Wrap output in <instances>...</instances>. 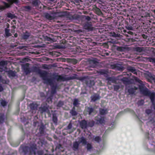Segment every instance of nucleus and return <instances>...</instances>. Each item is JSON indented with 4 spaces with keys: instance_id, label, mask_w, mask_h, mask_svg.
<instances>
[{
    "instance_id": "412c9836",
    "label": "nucleus",
    "mask_w": 155,
    "mask_h": 155,
    "mask_svg": "<svg viewBox=\"0 0 155 155\" xmlns=\"http://www.w3.org/2000/svg\"><path fill=\"white\" fill-rule=\"evenodd\" d=\"M120 35V34H116L114 32L110 33V35L114 37H119Z\"/></svg>"
},
{
    "instance_id": "a19ab883",
    "label": "nucleus",
    "mask_w": 155,
    "mask_h": 155,
    "mask_svg": "<svg viewBox=\"0 0 155 155\" xmlns=\"http://www.w3.org/2000/svg\"><path fill=\"white\" fill-rule=\"evenodd\" d=\"M85 19L87 21H89L91 20V18L88 16H86Z\"/></svg>"
},
{
    "instance_id": "c85d7f7f",
    "label": "nucleus",
    "mask_w": 155,
    "mask_h": 155,
    "mask_svg": "<svg viewBox=\"0 0 155 155\" xmlns=\"http://www.w3.org/2000/svg\"><path fill=\"white\" fill-rule=\"evenodd\" d=\"M53 121L55 123H57V118L56 115H53Z\"/></svg>"
},
{
    "instance_id": "9b49d317",
    "label": "nucleus",
    "mask_w": 155,
    "mask_h": 155,
    "mask_svg": "<svg viewBox=\"0 0 155 155\" xmlns=\"http://www.w3.org/2000/svg\"><path fill=\"white\" fill-rule=\"evenodd\" d=\"M80 144L77 141H75L73 143V150H75L78 148L79 145Z\"/></svg>"
},
{
    "instance_id": "052dcab7",
    "label": "nucleus",
    "mask_w": 155,
    "mask_h": 155,
    "mask_svg": "<svg viewBox=\"0 0 155 155\" xmlns=\"http://www.w3.org/2000/svg\"><path fill=\"white\" fill-rule=\"evenodd\" d=\"M124 32H126V30H124Z\"/></svg>"
},
{
    "instance_id": "680f3d73",
    "label": "nucleus",
    "mask_w": 155,
    "mask_h": 155,
    "mask_svg": "<svg viewBox=\"0 0 155 155\" xmlns=\"http://www.w3.org/2000/svg\"><path fill=\"white\" fill-rule=\"evenodd\" d=\"M153 23L154 24H155V22H153Z\"/></svg>"
},
{
    "instance_id": "49530a36",
    "label": "nucleus",
    "mask_w": 155,
    "mask_h": 155,
    "mask_svg": "<svg viewBox=\"0 0 155 155\" xmlns=\"http://www.w3.org/2000/svg\"><path fill=\"white\" fill-rule=\"evenodd\" d=\"M3 88L1 85H0V91H3Z\"/></svg>"
},
{
    "instance_id": "0eeeda50",
    "label": "nucleus",
    "mask_w": 155,
    "mask_h": 155,
    "mask_svg": "<svg viewBox=\"0 0 155 155\" xmlns=\"http://www.w3.org/2000/svg\"><path fill=\"white\" fill-rule=\"evenodd\" d=\"M80 124L81 127L82 129H85L87 126V122L84 120L81 121L80 122Z\"/></svg>"
},
{
    "instance_id": "ddd939ff",
    "label": "nucleus",
    "mask_w": 155,
    "mask_h": 155,
    "mask_svg": "<svg viewBox=\"0 0 155 155\" xmlns=\"http://www.w3.org/2000/svg\"><path fill=\"white\" fill-rule=\"evenodd\" d=\"M5 37H8L12 35V34L10 32V30L5 28Z\"/></svg>"
},
{
    "instance_id": "4c0bfd02",
    "label": "nucleus",
    "mask_w": 155,
    "mask_h": 155,
    "mask_svg": "<svg viewBox=\"0 0 155 155\" xmlns=\"http://www.w3.org/2000/svg\"><path fill=\"white\" fill-rule=\"evenodd\" d=\"M144 103L143 101L142 100L140 101H139L138 102V104L139 105H141L143 104Z\"/></svg>"
},
{
    "instance_id": "7ed1b4c3",
    "label": "nucleus",
    "mask_w": 155,
    "mask_h": 155,
    "mask_svg": "<svg viewBox=\"0 0 155 155\" xmlns=\"http://www.w3.org/2000/svg\"><path fill=\"white\" fill-rule=\"evenodd\" d=\"M29 64L28 63L21 65L22 68L26 74H28L31 72L29 68Z\"/></svg>"
},
{
    "instance_id": "bb28decb",
    "label": "nucleus",
    "mask_w": 155,
    "mask_h": 155,
    "mask_svg": "<svg viewBox=\"0 0 155 155\" xmlns=\"http://www.w3.org/2000/svg\"><path fill=\"white\" fill-rule=\"evenodd\" d=\"M4 115L2 114H0V123H2L3 122L4 119Z\"/></svg>"
},
{
    "instance_id": "f257e3e1",
    "label": "nucleus",
    "mask_w": 155,
    "mask_h": 155,
    "mask_svg": "<svg viewBox=\"0 0 155 155\" xmlns=\"http://www.w3.org/2000/svg\"><path fill=\"white\" fill-rule=\"evenodd\" d=\"M135 81L141 84L139 86L141 92L145 95L150 96L152 102L153 103L155 100V93L151 92L146 88H144L143 82L137 77L134 78Z\"/></svg>"
},
{
    "instance_id": "8fccbe9b",
    "label": "nucleus",
    "mask_w": 155,
    "mask_h": 155,
    "mask_svg": "<svg viewBox=\"0 0 155 155\" xmlns=\"http://www.w3.org/2000/svg\"><path fill=\"white\" fill-rule=\"evenodd\" d=\"M14 36L15 37H17L18 36V34L17 33H16L14 35Z\"/></svg>"
},
{
    "instance_id": "0e129e2a",
    "label": "nucleus",
    "mask_w": 155,
    "mask_h": 155,
    "mask_svg": "<svg viewBox=\"0 0 155 155\" xmlns=\"http://www.w3.org/2000/svg\"><path fill=\"white\" fill-rule=\"evenodd\" d=\"M154 81H155V79H154Z\"/></svg>"
},
{
    "instance_id": "ea45409f",
    "label": "nucleus",
    "mask_w": 155,
    "mask_h": 155,
    "mask_svg": "<svg viewBox=\"0 0 155 155\" xmlns=\"http://www.w3.org/2000/svg\"><path fill=\"white\" fill-rule=\"evenodd\" d=\"M63 104V103L61 101H59L58 104V106L59 107L61 106Z\"/></svg>"
},
{
    "instance_id": "f03ea898",
    "label": "nucleus",
    "mask_w": 155,
    "mask_h": 155,
    "mask_svg": "<svg viewBox=\"0 0 155 155\" xmlns=\"http://www.w3.org/2000/svg\"><path fill=\"white\" fill-rule=\"evenodd\" d=\"M39 73L40 77L44 81V83L50 85L51 87V88L53 91L52 92L53 93H55L56 86L54 85L53 80L51 79L48 78L47 77V72L45 71H40Z\"/></svg>"
},
{
    "instance_id": "1a4fd4ad",
    "label": "nucleus",
    "mask_w": 155,
    "mask_h": 155,
    "mask_svg": "<svg viewBox=\"0 0 155 155\" xmlns=\"http://www.w3.org/2000/svg\"><path fill=\"white\" fill-rule=\"evenodd\" d=\"M127 69L129 72H131L135 74H137L136 70L134 67L131 66H128L127 68Z\"/></svg>"
},
{
    "instance_id": "cd10ccee",
    "label": "nucleus",
    "mask_w": 155,
    "mask_h": 155,
    "mask_svg": "<svg viewBox=\"0 0 155 155\" xmlns=\"http://www.w3.org/2000/svg\"><path fill=\"white\" fill-rule=\"evenodd\" d=\"M94 109L93 108L91 107H89L87 108V112H88L89 114H91V113L93 112Z\"/></svg>"
},
{
    "instance_id": "79ce46f5",
    "label": "nucleus",
    "mask_w": 155,
    "mask_h": 155,
    "mask_svg": "<svg viewBox=\"0 0 155 155\" xmlns=\"http://www.w3.org/2000/svg\"><path fill=\"white\" fill-rule=\"evenodd\" d=\"M127 33L128 34H130L131 35H132L133 34V32L131 31H129L127 32Z\"/></svg>"
},
{
    "instance_id": "f3484780",
    "label": "nucleus",
    "mask_w": 155,
    "mask_h": 155,
    "mask_svg": "<svg viewBox=\"0 0 155 155\" xmlns=\"http://www.w3.org/2000/svg\"><path fill=\"white\" fill-rule=\"evenodd\" d=\"M79 101L77 99H74V100L73 104L74 107H77L79 104Z\"/></svg>"
},
{
    "instance_id": "473e14b6",
    "label": "nucleus",
    "mask_w": 155,
    "mask_h": 155,
    "mask_svg": "<svg viewBox=\"0 0 155 155\" xmlns=\"http://www.w3.org/2000/svg\"><path fill=\"white\" fill-rule=\"evenodd\" d=\"M120 88V86L119 85H116L114 86V90L115 91H118Z\"/></svg>"
},
{
    "instance_id": "de8ad7c7",
    "label": "nucleus",
    "mask_w": 155,
    "mask_h": 155,
    "mask_svg": "<svg viewBox=\"0 0 155 155\" xmlns=\"http://www.w3.org/2000/svg\"><path fill=\"white\" fill-rule=\"evenodd\" d=\"M73 131V130H70L68 132L70 134L72 133Z\"/></svg>"
},
{
    "instance_id": "20e7f679",
    "label": "nucleus",
    "mask_w": 155,
    "mask_h": 155,
    "mask_svg": "<svg viewBox=\"0 0 155 155\" xmlns=\"http://www.w3.org/2000/svg\"><path fill=\"white\" fill-rule=\"evenodd\" d=\"M45 17L50 20H52L55 18V14L51 12L49 13H44Z\"/></svg>"
},
{
    "instance_id": "39448f33",
    "label": "nucleus",
    "mask_w": 155,
    "mask_h": 155,
    "mask_svg": "<svg viewBox=\"0 0 155 155\" xmlns=\"http://www.w3.org/2000/svg\"><path fill=\"white\" fill-rule=\"evenodd\" d=\"M95 120L97 121V124H104L105 122L104 117H102L99 115L95 117Z\"/></svg>"
},
{
    "instance_id": "aec40b11",
    "label": "nucleus",
    "mask_w": 155,
    "mask_h": 155,
    "mask_svg": "<svg viewBox=\"0 0 155 155\" xmlns=\"http://www.w3.org/2000/svg\"><path fill=\"white\" fill-rule=\"evenodd\" d=\"M93 138L95 141L97 142H99L101 140V138L99 136H94Z\"/></svg>"
},
{
    "instance_id": "6ab92c4d",
    "label": "nucleus",
    "mask_w": 155,
    "mask_h": 155,
    "mask_svg": "<svg viewBox=\"0 0 155 155\" xmlns=\"http://www.w3.org/2000/svg\"><path fill=\"white\" fill-rule=\"evenodd\" d=\"M107 113V110L104 109H100V113L101 115H103L106 114Z\"/></svg>"
},
{
    "instance_id": "b1692460",
    "label": "nucleus",
    "mask_w": 155,
    "mask_h": 155,
    "mask_svg": "<svg viewBox=\"0 0 155 155\" xmlns=\"http://www.w3.org/2000/svg\"><path fill=\"white\" fill-rule=\"evenodd\" d=\"M29 36V35L28 33H26L25 34H24L23 36H22V38L24 39H27L28 37Z\"/></svg>"
},
{
    "instance_id": "a878e982",
    "label": "nucleus",
    "mask_w": 155,
    "mask_h": 155,
    "mask_svg": "<svg viewBox=\"0 0 155 155\" xmlns=\"http://www.w3.org/2000/svg\"><path fill=\"white\" fill-rule=\"evenodd\" d=\"M92 148V146L91 143H88L87 146V148L88 151H90L91 150Z\"/></svg>"
},
{
    "instance_id": "6e6d98bb",
    "label": "nucleus",
    "mask_w": 155,
    "mask_h": 155,
    "mask_svg": "<svg viewBox=\"0 0 155 155\" xmlns=\"http://www.w3.org/2000/svg\"><path fill=\"white\" fill-rule=\"evenodd\" d=\"M155 14V10H153L152 11Z\"/></svg>"
},
{
    "instance_id": "7c9ffc66",
    "label": "nucleus",
    "mask_w": 155,
    "mask_h": 155,
    "mask_svg": "<svg viewBox=\"0 0 155 155\" xmlns=\"http://www.w3.org/2000/svg\"><path fill=\"white\" fill-rule=\"evenodd\" d=\"M96 11L97 14L99 15H100L102 14V12L98 8H97L96 9Z\"/></svg>"
},
{
    "instance_id": "37998d69",
    "label": "nucleus",
    "mask_w": 155,
    "mask_h": 155,
    "mask_svg": "<svg viewBox=\"0 0 155 155\" xmlns=\"http://www.w3.org/2000/svg\"><path fill=\"white\" fill-rule=\"evenodd\" d=\"M146 112L147 114H149L150 112V110H146Z\"/></svg>"
},
{
    "instance_id": "58836bf2",
    "label": "nucleus",
    "mask_w": 155,
    "mask_h": 155,
    "mask_svg": "<svg viewBox=\"0 0 155 155\" xmlns=\"http://www.w3.org/2000/svg\"><path fill=\"white\" fill-rule=\"evenodd\" d=\"M85 27H86L85 28L86 29H87L89 31L92 30L93 28V27H88L87 26H85Z\"/></svg>"
},
{
    "instance_id": "72a5a7b5",
    "label": "nucleus",
    "mask_w": 155,
    "mask_h": 155,
    "mask_svg": "<svg viewBox=\"0 0 155 155\" xmlns=\"http://www.w3.org/2000/svg\"><path fill=\"white\" fill-rule=\"evenodd\" d=\"M126 28L129 30H133V28L130 25H128L126 27Z\"/></svg>"
},
{
    "instance_id": "69168bd1",
    "label": "nucleus",
    "mask_w": 155,
    "mask_h": 155,
    "mask_svg": "<svg viewBox=\"0 0 155 155\" xmlns=\"http://www.w3.org/2000/svg\"><path fill=\"white\" fill-rule=\"evenodd\" d=\"M9 17H10V16L9 15Z\"/></svg>"
},
{
    "instance_id": "2eb2a0df",
    "label": "nucleus",
    "mask_w": 155,
    "mask_h": 155,
    "mask_svg": "<svg viewBox=\"0 0 155 155\" xmlns=\"http://www.w3.org/2000/svg\"><path fill=\"white\" fill-rule=\"evenodd\" d=\"M74 110L75 107H74L70 112V113L73 116H75L77 115V113Z\"/></svg>"
},
{
    "instance_id": "dca6fc26",
    "label": "nucleus",
    "mask_w": 155,
    "mask_h": 155,
    "mask_svg": "<svg viewBox=\"0 0 155 155\" xmlns=\"http://www.w3.org/2000/svg\"><path fill=\"white\" fill-rule=\"evenodd\" d=\"M146 59L150 62L155 63V58L148 57Z\"/></svg>"
},
{
    "instance_id": "5701e85b",
    "label": "nucleus",
    "mask_w": 155,
    "mask_h": 155,
    "mask_svg": "<svg viewBox=\"0 0 155 155\" xmlns=\"http://www.w3.org/2000/svg\"><path fill=\"white\" fill-rule=\"evenodd\" d=\"M143 48L142 47H137L136 48V50L137 51L140 52L143 51Z\"/></svg>"
},
{
    "instance_id": "423d86ee",
    "label": "nucleus",
    "mask_w": 155,
    "mask_h": 155,
    "mask_svg": "<svg viewBox=\"0 0 155 155\" xmlns=\"http://www.w3.org/2000/svg\"><path fill=\"white\" fill-rule=\"evenodd\" d=\"M78 142L79 144L81 143L83 145H86L87 143L86 139L83 137L78 138Z\"/></svg>"
},
{
    "instance_id": "9d476101",
    "label": "nucleus",
    "mask_w": 155,
    "mask_h": 155,
    "mask_svg": "<svg viewBox=\"0 0 155 155\" xmlns=\"http://www.w3.org/2000/svg\"><path fill=\"white\" fill-rule=\"evenodd\" d=\"M100 97L98 94H95L91 97V101H96L99 100L100 99Z\"/></svg>"
},
{
    "instance_id": "6e6552de",
    "label": "nucleus",
    "mask_w": 155,
    "mask_h": 155,
    "mask_svg": "<svg viewBox=\"0 0 155 155\" xmlns=\"http://www.w3.org/2000/svg\"><path fill=\"white\" fill-rule=\"evenodd\" d=\"M38 105L34 103L31 104L29 105V107L31 110H37Z\"/></svg>"
},
{
    "instance_id": "a211bd4d",
    "label": "nucleus",
    "mask_w": 155,
    "mask_h": 155,
    "mask_svg": "<svg viewBox=\"0 0 155 155\" xmlns=\"http://www.w3.org/2000/svg\"><path fill=\"white\" fill-rule=\"evenodd\" d=\"M56 79L58 81H64L66 80V79L64 77L61 76H58L57 77Z\"/></svg>"
},
{
    "instance_id": "4d7b16f0",
    "label": "nucleus",
    "mask_w": 155,
    "mask_h": 155,
    "mask_svg": "<svg viewBox=\"0 0 155 155\" xmlns=\"http://www.w3.org/2000/svg\"><path fill=\"white\" fill-rule=\"evenodd\" d=\"M49 1H51V2H54L55 0H49Z\"/></svg>"
},
{
    "instance_id": "c756f323",
    "label": "nucleus",
    "mask_w": 155,
    "mask_h": 155,
    "mask_svg": "<svg viewBox=\"0 0 155 155\" xmlns=\"http://www.w3.org/2000/svg\"><path fill=\"white\" fill-rule=\"evenodd\" d=\"M41 110V113H43L44 112L48 110V108L46 107H43L40 108Z\"/></svg>"
},
{
    "instance_id": "c03bdc74",
    "label": "nucleus",
    "mask_w": 155,
    "mask_h": 155,
    "mask_svg": "<svg viewBox=\"0 0 155 155\" xmlns=\"http://www.w3.org/2000/svg\"><path fill=\"white\" fill-rule=\"evenodd\" d=\"M47 40L48 41H50L51 40H52V39L50 38L47 37Z\"/></svg>"
},
{
    "instance_id": "c9c22d12",
    "label": "nucleus",
    "mask_w": 155,
    "mask_h": 155,
    "mask_svg": "<svg viewBox=\"0 0 155 155\" xmlns=\"http://www.w3.org/2000/svg\"><path fill=\"white\" fill-rule=\"evenodd\" d=\"M0 69H1L0 71L2 72L3 70H4L5 69H7V67H4V66H0Z\"/></svg>"
},
{
    "instance_id": "864d4df0",
    "label": "nucleus",
    "mask_w": 155,
    "mask_h": 155,
    "mask_svg": "<svg viewBox=\"0 0 155 155\" xmlns=\"http://www.w3.org/2000/svg\"><path fill=\"white\" fill-rule=\"evenodd\" d=\"M12 28L13 29H15L16 28V27L15 25H13L12 26Z\"/></svg>"
},
{
    "instance_id": "a18cd8bd",
    "label": "nucleus",
    "mask_w": 155,
    "mask_h": 155,
    "mask_svg": "<svg viewBox=\"0 0 155 155\" xmlns=\"http://www.w3.org/2000/svg\"><path fill=\"white\" fill-rule=\"evenodd\" d=\"M11 32L12 33H14L15 32V30H14V29H12V30H11Z\"/></svg>"
},
{
    "instance_id": "2f4dec72",
    "label": "nucleus",
    "mask_w": 155,
    "mask_h": 155,
    "mask_svg": "<svg viewBox=\"0 0 155 155\" xmlns=\"http://www.w3.org/2000/svg\"><path fill=\"white\" fill-rule=\"evenodd\" d=\"M72 127L71 123H70L68 125V126L66 127L65 129L67 130H70L71 129Z\"/></svg>"
},
{
    "instance_id": "5fc2aeb1",
    "label": "nucleus",
    "mask_w": 155,
    "mask_h": 155,
    "mask_svg": "<svg viewBox=\"0 0 155 155\" xmlns=\"http://www.w3.org/2000/svg\"><path fill=\"white\" fill-rule=\"evenodd\" d=\"M95 63H94V65H92L91 66V67H93V68H94V67H95Z\"/></svg>"
},
{
    "instance_id": "bf43d9fd",
    "label": "nucleus",
    "mask_w": 155,
    "mask_h": 155,
    "mask_svg": "<svg viewBox=\"0 0 155 155\" xmlns=\"http://www.w3.org/2000/svg\"><path fill=\"white\" fill-rule=\"evenodd\" d=\"M101 74H104V73L102 72H101Z\"/></svg>"
},
{
    "instance_id": "338daca9",
    "label": "nucleus",
    "mask_w": 155,
    "mask_h": 155,
    "mask_svg": "<svg viewBox=\"0 0 155 155\" xmlns=\"http://www.w3.org/2000/svg\"><path fill=\"white\" fill-rule=\"evenodd\" d=\"M1 9V8L0 7V9Z\"/></svg>"
},
{
    "instance_id": "09e8293b",
    "label": "nucleus",
    "mask_w": 155,
    "mask_h": 155,
    "mask_svg": "<svg viewBox=\"0 0 155 155\" xmlns=\"http://www.w3.org/2000/svg\"><path fill=\"white\" fill-rule=\"evenodd\" d=\"M24 47H25V46H21L19 47L20 49H22L24 48Z\"/></svg>"
},
{
    "instance_id": "393cba45",
    "label": "nucleus",
    "mask_w": 155,
    "mask_h": 155,
    "mask_svg": "<svg viewBox=\"0 0 155 155\" xmlns=\"http://www.w3.org/2000/svg\"><path fill=\"white\" fill-rule=\"evenodd\" d=\"M7 64V62L5 61H1L0 62V66H4L5 65H6Z\"/></svg>"
},
{
    "instance_id": "13d9d810",
    "label": "nucleus",
    "mask_w": 155,
    "mask_h": 155,
    "mask_svg": "<svg viewBox=\"0 0 155 155\" xmlns=\"http://www.w3.org/2000/svg\"><path fill=\"white\" fill-rule=\"evenodd\" d=\"M91 83H92V84H93V85H94V81H92V82H91Z\"/></svg>"
},
{
    "instance_id": "f8f14e48",
    "label": "nucleus",
    "mask_w": 155,
    "mask_h": 155,
    "mask_svg": "<svg viewBox=\"0 0 155 155\" xmlns=\"http://www.w3.org/2000/svg\"><path fill=\"white\" fill-rule=\"evenodd\" d=\"M40 3V1L38 0H34L32 2V5L34 6H38Z\"/></svg>"
},
{
    "instance_id": "3c124183",
    "label": "nucleus",
    "mask_w": 155,
    "mask_h": 155,
    "mask_svg": "<svg viewBox=\"0 0 155 155\" xmlns=\"http://www.w3.org/2000/svg\"><path fill=\"white\" fill-rule=\"evenodd\" d=\"M12 74V76H14L15 75V74L13 72H11L10 73Z\"/></svg>"
},
{
    "instance_id": "e2e57ef3",
    "label": "nucleus",
    "mask_w": 155,
    "mask_h": 155,
    "mask_svg": "<svg viewBox=\"0 0 155 155\" xmlns=\"http://www.w3.org/2000/svg\"><path fill=\"white\" fill-rule=\"evenodd\" d=\"M36 68V67H34V68Z\"/></svg>"
},
{
    "instance_id": "e433bc0d",
    "label": "nucleus",
    "mask_w": 155,
    "mask_h": 155,
    "mask_svg": "<svg viewBox=\"0 0 155 155\" xmlns=\"http://www.w3.org/2000/svg\"><path fill=\"white\" fill-rule=\"evenodd\" d=\"M1 105L2 106H5L6 105V102L5 101H2L1 102Z\"/></svg>"
},
{
    "instance_id": "f704fd0d",
    "label": "nucleus",
    "mask_w": 155,
    "mask_h": 155,
    "mask_svg": "<svg viewBox=\"0 0 155 155\" xmlns=\"http://www.w3.org/2000/svg\"><path fill=\"white\" fill-rule=\"evenodd\" d=\"M122 81L124 82V84H126V82L128 81V79L126 78H123L122 79Z\"/></svg>"
},
{
    "instance_id": "4468645a",
    "label": "nucleus",
    "mask_w": 155,
    "mask_h": 155,
    "mask_svg": "<svg viewBox=\"0 0 155 155\" xmlns=\"http://www.w3.org/2000/svg\"><path fill=\"white\" fill-rule=\"evenodd\" d=\"M137 88L135 87L131 88L128 89V92L130 94H133L135 92V91L137 90Z\"/></svg>"
},
{
    "instance_id": "603ef678",
    "label": "nucleus",
    "mask_w": 155,
    "mask_h": 155,
    "mask_svg": "<svg viewBox=\"0 0 155 155\" xmlns=\"http://www.w3.org/2000/svg\"><path fill=\"white\" fill-rule=\"evenodd\" d=\"M5 5L7 7H9V5L8 4L6 3Z\"/></svg>"
},
{
    "instance_id": "4be33fe9",
    "label": "nucleus",
    "mask_w": 155,
    "mask_h": 155,
    "mask_svg": "<svg viewBox=\"0 0 155 155\" xmlns=\"http://www.w3.org/2000/svg\"><path fill=\"white\" fill-rule=\"evenodd\" d=\"M24 9L26 11H29L31 9V7L29 6H25L23 7Z\"/></svg>"
}]
</instances>
